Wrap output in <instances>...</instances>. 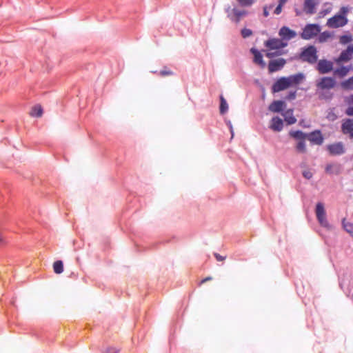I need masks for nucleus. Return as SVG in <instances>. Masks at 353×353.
<instances>
[{
  "label": "nucleus",
  "instance_id": "14",
  "mask_svg": "<svg viewBox=\"0 0 353 353\" xmlns=\"http://www.w3.org/2000/svg\"><path fill=\"white\" fill-rule=\"evenodd\" d=\"M320 3V0H304L303 5V12L309 15H312L316 12V8Z\"/></svg>",
  "mask_w": 353,
  "mask_h": 353
},
{
  "label": "nucleus",
  "instance_id": "9",
  "mask_svg": "<svg viewBox=\"0 0 353 353\" xmlns=\"http://www.w3.org/2000/svg\"><path fill=\"white\" fill-rule=\"evenodd\" d=\"M316 70L321 74H329L334 70L333 63L326 59H318Z\"/></svg>",
  "mask_w": 353,
  "mask_h": 353
},
{
  "label": "nucleus",
  "instance_id": "34",
  "mask_svg": "<svg viewBox=\"0 0 353 353\" xmlns=\"http://www.w3.org/2000/svg\"><path fill=\"white\" fill-rule=\"evenodd\" d=\"M225 12L227 14V17L230 19L233 14V8H232L230 5L225 6Z\"/></svg>",
  "mask_w": 353,
  "mask_h": 353
},
{
  "label": "nucleus",
  "instance_id": "18",
  "mask_svg": "<svg viewBox=\"0 0 353 353\" xmlns=\"http://www.w3.org/2000/svg\"><path fill=\"white\" fill-rule=\"evenodd\" d=\"M250 52L253 55V62L259 65L261 68H265L266 63L263 60L261 52L254 47L251 48Z\"/></svg>",
  "mask_w": 353,
  "mask_h": 353
},
{
  "label": "nucleus",
  "instance_id": "53",
  "mask_svg": "<svg viewBox=\"0 0 353 353\" xmlns=\"http://www.w3.org/2000/svg\"><path fill=\"white\" fill-rule=\"evenodd\" d=\"M339 285H340L341 288H343V283L342 282H340Z\"/></svg>",
  "mask_w": 353,
  "mask_h": 353
},
{
  "label": "nucleus",
  "instance_id": "10",
  "mask_svg": "<svg viewBox=\"0 0 353 353\" xmlns=\"http://www.w3.org/2000/svg\"><path fill=\"white\" fill-rule=\"evenodd\" d=\"M326 150L331 156H341L346 151L344 143L341 141L327 145Z\"/></svg>",
  "mask_w": 353,
  "mask_h": 353
},
{
  "label": "nucleus",
  "instance_id": "1",
  "mask_svg": "<svg viewBox=\"0 0 353 353\" xmlns=\"http://www.w3.org/2000/svg\"><path fill=\"white\" fill-rule=\"evenodd\" d=\"M350 8L342 6L339 11L327 21L326 26L330 28H339L345 26L348 23L347 15Z\"/></svg>",
  "mask_w": 353,
  "mask_h": 353
},
{
  "label": "nucleus",
  "instance_id": "24",
  "mask_svg": "<svg viewBox=\"0 0 353 353\" xmlns=\"http://www.w3.org/2000/svg\"><path fill=\"white\" fill-rule=\"evenodd\" d=\"M334 37V32H330L327 30L320 32V33L317 35L316 39L319 43H323L327 42L330 39H332Z\"/></svg>",
  "mask_w": 353,
  "mask_h": 353
},
{
  "label": "nucleus",
  "instance_id": "20",
  "mask_svg": "<svg viewBox=\"0 0 353 353\" xmlns=\"http://www.w3.org/2000/svg\"><path fill=\"white\" fill-rule=\"evenodd\" d=\"M352 69V65L350 64L349 65H340L338 68H336L334 69L333 72L334 74L336 77L342 79L345 77H346L349 72Z\"/></svg>",
  "mask_w": 353,
  "mask_h": 353
},
{
  "label": "nucleus",
  "instance_id": "36",
  "mask_svg": "<svg viewBox=\"0 0 353 353\" xmlns=\"http://www.w3.org/2000/svg\"><path fill=\"white\" fill-rule=\"evenodd\" d=\"M302 175L305 179H310L312 177L313 174L309 170H303L302 172Z\"/></svg>",
  "mask_w": 353,
  "mask_h": 353
},
{
  "label": "nucleus",
  "instance_id": "50",
  "mask_svg": "<svg viewBox=\"0 0 353 353\" xmlns=\"http://www.w3.org/2000/svg\"><path fill=\"white\" fill-rule=\"evenodd\" d=\"M349 103H353V94L350 96Z\"/></svg>",
  "mask_w": 353,
  "mask_h": 353
},
{
  "label": "nucleus",
  "instance_id": "2",
  "mask_svg": "<svg viewBox=\"0 0 353 353\" xmlns=\"http://www.w3.org/2000/svg\"><path fill=\"white\" fill-rule=\"evenodd\" d=\"M295 58L302 62L313 65L318 61L319 56L317 48L314 45L308 44L300 49L299 53Z\"/></svg>",
  "mask_w": 353,
  "mask_h": 353
},
{
  "label": "nucleus",
  "instance_id": "19",
  "mask_svg": "<svg viewBox=\"0 0 353 353\" xmlns=\"http://www.w3.org/2000/svg\"><path fill=\"white\" fill-rule=\"evenodd\" d=\"M270 128L274 132H281L283 128V121L279 116L273 117L270 123Z\"/></svg>",
  "mask_w": 353,
  "mask_h": 353
},
{
  "label": "nucleus",
  "instance_id": "22",
  "mask_svg": "<svg viewBox=\"0 0 353 353\" xmlns=\"http://www.w3.org/2000/svg\"><path fill=\"white\" fill-rule=\"evenodd\" d=\"M352 59V55L346 50H343L339 54V57L335 59V62L338 65L343 63H347Z\"/></svg>",
  "mask_w": 353,
  "mask_h": 353
},
{
  "label": "nucleus",
  "instance_id": "28",
  "mask_svg": "<svg viewBox=\"0 0 353 353\" xmlns=\"http://www.w3.org/2000/svg\"><path fill=\"white\" fill-rule=\"evenodd\" d=\"M43 110L40 105H36L32 108L30 115L33 117H41L43 114Z\"/></svg>",
  "mask_w": 353,
  "mask_h": 353
},
{
  "label": "nucleus",
  "instance_id": "27",
  "mask_svg": "<svg viewBox=\"0 0 353 353\" xmlns=\"http://www.w3.org/2000/svg\"><path fill=\"white\" fill-rule=\"evenodd\" d=\"M341 86L343 90H353V76L349 77L347 79L343 81L341 83Z\"/></svg>",
  "mask_w": 353,
  "mask_h": 353
},
{
  "label": "nucleus",
  "instance_id": "40",
  "mask_svg": "<svg viewBox=\"0 0 353 353\" xmlns=\"http://www.w3.org/2000/svg\"><path fill=\"white\" fill-rule=\"evenodd\" d=\"M327 118L332 121H334L336 119L337 117L334 112H330L327 116Z\"/></svg>",
  "mask_w": 353,
  "mask_h": 353
},
{
  "label": "nucleus",
  "instance_id": "23",
  "mask_svg": "<svg viewBox=\"0 0 353 353\" xmlns=\"http://www.w3.org/2000/svg\"><path fill=\"white\" fill-rule=\"evenodd\" d=\"M282 116L284 117V119L287 123V125H292L296 122V117L293 115V109H288L282 113Z\"/></svg>",
  "mask_w": 353,
  "mask_h": 353
},
{
  "label": "nucleus",
  "instance_id": "42",
  "mask_svg": "<svg viewBox=\"0 0 353 353\" xmlns=\"http://www.w3.org/2000/svg\"><path fill=\"white\" fill-rule=\"evenodd\" d=\"M282 8H283L282 6L277 5V6L275 8V9L274 10V13L276 15L280 14L282 12Z\"/></svg>",
  "mask_w": 353,
  "mask_h": 353
},
{
  "label": "nucleus",
  "instance_id": "45",
  "mask_svg": "<svg viewBox=\"0 0 353 353\" xmlns=\"http://www.w3.org/2000/svg\"><path fill=\"white\" fill-rule=\"evenodd\" d=\"M331 11V8H327V9H324L323 10H321L319 14L321 15V16H324V15H326L327 14H329Z\"/></svg>",
  "mask_w": 353,
  "mask_h": 353
},
{
  "label": "nucleus",
  "instance_id": "35",
  "mask_svg": "<svg viewBox=\"0 0 353 353\" xmlns=\"http://www.w3.org/2000/svg\"><path fill=\"white\" fill-rule=\"evenodd\" d=\"M274 5L272 4L269 7L267 6H263V14L265 17H268L270 14L269 13V9H272L273 8Z\"/></svg>",
  "mask_w": 353,
  "mask_h": 353
},
{
  "label": "nucleus",
  "instance_id": "17",
  "mask_svg": "<svg viewBox=\"0 0 353 353\" xmlns=\"http://www.w3.org/2000/svg\"><path fill=\"white\" fill-rule=\"evenodd\" d=\"M289 88L297 86L302 83L305 79V76L302 72H299L294 74L285 77Z\"/></svg>",
  "mask_w": 353,
  "mask_h": 353
},
{
  "label": "nucleus",
  "instance_id": "15",
  "mask_svg": "<svg viewBox=\"0 0 353 353\" xmlns=\"http://www.w3.org/2000/svg\"><path fill=\"white\" fill-rule=\"evenodd\" d=\"M289 88L285 77L277 79L272 84L271 90L272 93H277Z\"/></svg>",
  "mask_w": 353,
  "mask_h": 353
},
{
  "label": "nucleus",
  "instance_id": "32",
  "mask_svg": "<svg viewBox=\"0 0 353 353\" xmlns=\"http://www.w3.org/2000/svg\"><path fill=\"white\" fill-rule=\"evenodd\" d=\"M253 34V31L251 29L243 28L241 30V35L243 39H247Z\"/></svg>",
  "mask_w": 353,
  "mask_h": 353
},
{
  "label": "nucleus",
  "instance_id": "37",
  "mask_svg": "<svg viewBox=\"0 0 353 353\" xmlns=\"http://www.w3.org/2000/svg\"><path fill=\"white\" fill-rule=\"evenodd\" d=\"M172 74L173 72L171 70L166 69L162 70L159 72V74L162 77L172 75Z\"/></svg>",
  "mask_w": 353,
  "mask_h": 353
},
{
  "label": "nucleus",
  "instance_id": "13",
  "mask_svg": "<svg viewBox=\"0 0 353 353\" xmlns=\"http://www.w3.org/2000/svg\"><path fill=\"white\" fill-rule=\"evenodd\" d=\"M286 60L283 58L271 59L268 63V72L270 74L281 70L285 65Z\"/></svg>",
  "mask_w": 353,
  "mask_h": 353
},
{
  "label": "nucleus",
  "instance_id": "39",
  "mask_svg": "<svg viewBox=\"0 0 353 353\" xmlns=\"http://www.w3.org/2000/svg\"><path fill=\"white\" fill-rule=\"evenodd\" d=\"M345 112L347 116L353 117V105H349Z\"/></svg>",
  "mask_w": 353,
  "mask_h": 353
},
{
  "label": "nucleus",
  "instance_id": "49",
  "mask_svg": "<svg viewBox=\"0 0 353 353\" xmlns=\"http://www.w3.org/2000/svg\"><path fill=\"white\" fill-rule=\"evenodd\" d=\"M294 12H295L296 16H301L302 14V12L298 8H295Z\"/></svg>",
  "mask_w": 353,
  "mask_h": 353
},
{
  "label": "nucleus",
  "instance_id": "11",
  "mask_svg": "<svg viewBox=\"0 0 353 353\" xmlns=\"http://www.w3.org/2000/svg\"><path fill=\"white\" fill-rule=\"evenodd\" d=\"M278 34L283 41L288 43V41L296 37L297 33L289 27L283 26L279 30Z\"/></svg>",
  "mask_w": 353,
  "mask_h": 353
},
{
  "label": "nucleus",
  "instance_id": "47",
  "mask_svg": "<svg viewBox=\"0 0 353 353\" xmlns=\"http://www.w3.org/2000/svg\"><path fill=\"white\" fill-rule=\"evenodd\" d=\"M288 0H279L278 5L283 7Z\"/></svg>",
  "mask_w": 353,
  "mask_h": 353
},
{
  "label": "nucleus",
  "instance_id": "16",
  "mask_svg": "<svg viewBox=\"0 0 353 353\" xmlns=\"http://www.w3.org/2000/svg\"><path fill=\"white\" fill-rule=\"evenodd\" d=\"M287 107L286 102L283 100H273L268 106V110L274 113H283Z\"/></svg>",
  "mask_w": 353,
  "mask_h": 353
},
{
  "label": "nucleus",
  "instance_id": "48",
  "mask_svg": "<svg viewBox=\"0 0 353 353\" xmlns=\"http://www.w3.org/2000/svg\"><path fill=\"white\" fill-rule=\"evenodd\" d=\"M212 278L211 276L205 277V279H203V280H201V283H205V282H207V281H210V280H212Z\"/></svg>",
  "mask_w": 353,
  "mask_h": 353
},
{
  "label": "nucleus",
  "instance_id": "33",
  "mask_svg": "<svg viewBox=\"0 0 353 353\" xmlns=\"http://www.w3.org/2000/svg\"><path fill=\"white\" fill-rule=\"evenodd\" d=\"M296 90H290L288 92V94L285 96V99L288 101H292L296 99Z\"/></svg>",
  "mask_w": 353,
  "mask_h": 353
},
{
  "label": "nucleus",
  "instance_id": "46",
  "mask_svg": "<svg viewBox=\"0 0 353 353\" xmlns=\"http://www.w3.org/2000/svg\"><path fill=\"white\" fill-rule=\"evenodd\" d=\"M345 49L353 56V43L349 44Z\"/></svg>",
  "mask_w": 353,
  "mask_h": 353
},
{
  "label": "nucleus",
  "instance_id": "6",
  "mask_svg": "<svg viewBox=\"0 0 353 353\" xmlns=\"http://www.w3.org/2000/svg\"><path fill=\"white\" fill-rule=\"evenodd\" d=\"M288 43L279 38H270L264 41V46L269 50H281L287 47Z\"/></svg>",
  "mask_w": 353,
  "mask_h": 353
},
{
  "label": "nucleus",
  "instance_id": "52",
  "mask_svg": "<svg viewBox=\"0 0 353 353\" xmlns=\"http://www.w3.org/2000/svg\"><path fill=\"white\" fill-rule=\"evenodd\" d=\"M263 93L262 94V97L264 98L265 96L264 88H263Z\"/></svg>",
  "mask_w": 353,
  "mask_h": 353
},
{
  "label": "nucleus",
  "instance_id": "38",
  "mask_svg": "<svg viewBox=\"0 0 353 353\" xmlns=\"http://www.w3.org/2000/svg\"><path fill=\"white\" fill-rule=\"evenodd\" d=\"M119 350L112 347H109L103 352V353H119Z\"/></svg>",
  "mask_w": 353,
  "mask_h": 353
},
{
  "label": "nucleus",
  "instance_id": "41",
  "mask_svg": "<svg viewBox=\"0 0 353 353\" xmlns=\"http://www.w3.org/2000/svg\"><path fill=\"white\" fill-rule=\"evenodd\" d=\"M214 256L215 257V259L218 261H223V260H225V256H223L221 255H220L218 253H216L214 252Z\"/></svg>",
  "mask_w": 353,
  "mask_h": 353
},
{
  "label": "nucleus",
  "instance_id": "26",
  "mask_svg": "<svg viewBox=\"0 0 353 353\" xmlns=\"http://www.w3.org/2000/svg\"><path fill=\"white\" fill-rule=\"evenodd\" d=\"M353 41V37L352 35L347 32L346 34H344L343 35H341L339 37V43L341 44V45H347V44H350V43Z\"/></svg>",
  "mask_w": 353,
  "mask_h": 353
},
{
  "label": "nucleus",
  "instance_id": "25",
  "mask_svg": "<svg viewBox=\"0 0 353 353\" xmlns=\"http://www.w3.org/2000/svg\"><path fill=\"white\" fill-rule=\"evenodd\" d=\"M228 104L223 95L220 96L219 112L221 115H224L228 111Z\"/></svg>",
  "mask_w": 353,
  "mask_h": 353
},
{
  "label": "nucleus",
  "instance_id": "54",
  "mask_svg": "<svg viewBox=\"0 0 353 353\" xmlns=\"http://www.w3.org/2000/svg\"><path fill=\"white\" fill-rule=\"evenodd\" d=\"M304 166H305L304 164L301 165V167H304Z\"/></svg>",
  "mask_w": 353,
  "mask_h": 353
},
{
  "label": "nucleus",
  "instance_id": "3",
  "mask_svg": "<svg viewBox=\"0 0 353 353\" xmlns=\"http://www.w3.org/2000/svg\"><path fill=\"white\" fill-rule=\"evenodd\" d=\"M321 31V26L319 23H307L299 33L300 37L303 40H311L317 37Z\"/></svg>",
  "mask_w": 353,
  "mask_h": 353
},
{
  "label": "nucleus",
  "instance_id": "31",
  "mask_svg": "<svg viewBox=\"0 0 353 353\" xmlns=\"http://www.w3.org/2000/svg\"><path fill=\"white\" fill-rule=\"evenodd\" d=\"M284 54H285L284 50L283 49H281V50H274V52H266L265 56L268 58L272 59L274 57H279V56L283 55Z\"/></svg>",
  "mask_w": 353,
  "mask_h": 353
},
{
  "label": "nucleus",
  "instance_id": "4",
  "mask_svg": "<svg viewBox=\"0 0 353 353\" xmlns=\"http://www.w3.org/2000/svg\"><path fill=\"white\" fill-rule=\"evenodd\" d=\"M289 136L297 141L295 145L296 151L299 153H305L306 152L305 140L307 139L305 132L301 130H292L289 132Z\"/></svg>",
  "mask_w": 353,
  "mask_h": 353
},
{
  "label": "nucleus",
  "instance_id": "44",
  "mask_svg": "<svg viewBox=\"0 0 353 353\" xmlns=\"http://www.w3.org/2000/svg\"><path fill=\"white\" fill-rule=\"evenodd\" d=\"M319 98L320 99H331L332 96H327V94H325L324 92H319Z\"/></svg>",
  "mask_w": 353,
  "mask_h": 353
},
{
  "label": "nucleus",
  "instance_id": "29",
  "mask_svg": "<svg viewBox=\"0 0 353 353\" xmlns=\"http://www.w3.org/2000/svg\"><path fill=\"white\" fill-rule=\"evenodd\" d=\"M53 270L56 274H61L63 272V263L61 260H57L53 263Z\"/></svg>",
  "mask_w": 353,
  "mask_h": 353
},
{
  "label": "nucleus",
  "instance_id": "51",
  "mask_svg": "<svg viewBox=\"0 0 353 353\" xmlns=\"http://www.w3.org/2000/svg\"><path fill=\"white\" fill-rule=\"evenodd\" d=\"M331 168H332L331 165H327V166L325 168L326 172H329Z\"/></svg>",
  "mask_w": 353,
  "mask_h": 353
},
{
  "label": "nucleus",
  "instance_id": "12",
  "mask_svg": "<svg viewBox=\"0 0 353 353\" xmlns=\"http://www.w3.org/2000/svg\"><path fill=\"white\" fill-rule=\"evenodd\" d=\"M341 132L347 135L350 139H353V119L345 118L341 121Z\"/></svg>",
  "mask_w": 353,
  "mask_h": 353
},
{
  "label": "nucleus",
  "instance_id": "5",
  "mask_svg": "<svg viewBox=\"0 0 353 353\" xmlns=\"http://www.w3.org/2000/svg\"><path fill=\"white\" fill-rule=\"evenodd\" d=\"M336 85V81L332 77H322L316 81V86L318 90H329Z\"/></svg>",
  "mask_w": 353,
  "mask_h": 353
},
{
  "label": "nucleus",
  "instance_id": "30",
  "mask_svg": "<svg viewBox=\"0 0 353 353\" xmlns=\"http://www.w3.org/2000/svg\"><path fill=\"white\" fill-rule=\"evenodd\" d=\"M342 225L344 230L353 237V223L345 222V219H343L342 221Z\"/></svg>",
  "mask_w": 353,
  "mask_h": 353
},
{
  "label": "nucleus",
  "instance_id": "43",
  "mask_svg": "<svg viewBox=\"0 0 353 353\" xmlns=\"http://www.w3.org/2000/svg\"><path fill=\"white\" fill-rule=\"evenodd\" d=\"M227 125L230 129V133H231V137L232 138L234 137V130H233V128H232V123L230 121H228V123H227Z\"/></svg>",
  "mask_w": 353,
  "mask_h": 353
},
{
  "label": "nucleus",
  "instance_id": "8",
  "mask_svg": "<svg viewBox=\"0 0 353 353\" xmlns=\"http://www.w3.org/2000/svg\"><path fill=\"white\" fill-rule=\"evenodd\" d=\"M305 136L312 145H321L325 139L321 130L318 129L305 132Z\"/></svg>",
  "mask_w": 353,
  "mask_h": 353
},
{
  "label": "nucleus",
  "instance_id": "21",
  "mask_svg": "<svg viewBox=\"0 0 353 353\" xmlns=\"http://www.w3.org/2000/svg\"><path fill=\"white\" fill-rule=\"evenodd\" d=\"M248 12L245 10H239L238 9L235 5L233 7V14L230 20L236 23H239L241 20V18L248 15Z\"/></svg>",
  "mask_w": 353,
  "mask_h": 353
},
{
  "label": "nucleus",
  "instance_id": "7",
  "mask_svg": "<svg viewBox=\"0 0 353 353\" xmlns=\"http://www.w3.org/2000/svg\"><path fill=\"white\" fill-rule=\"evenodd\" d=\"M315 214L319 224L324 228L329 227V223L326 219V212L323 203L317 202L315 206Z\"/></svg>",
  "mask_w": 353,
  "mask_h": 353
}]
</instances>
